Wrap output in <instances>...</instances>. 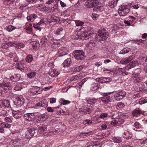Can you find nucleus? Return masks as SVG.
Returning a JSON list of instances; mask_svg holds the SVG:
<instances>
[{
  "label": "nucleus",
  "instance_id": "4d7b16f0",
  "mask_svg": "<svg viewBox=\"0 0 147 147\" xmlns=\"http://www.w3.org/2000/svg\"><path fill=\"white\" fill-rule=\"evenodd\" d=\"M124 103L121 102L118 103L117 105V107L120 108H122L123 107Z\"/></svg>",
  "mask_w": 147,
  "mask_h": 147
},
{
  "label": "nucleus",
  "instance_id": "f8f14e48",
  "mask_svg": "<svg viewBox=\"0 0 147 147\" xmlns=\"http://www.w3.org/2000/svg\"><path fill=\"white\" fill-rule=\"evenodd\" d=\"M123 137L126 139H129L132 138V133L129 131H125L123 134Z\"/></svg>",
  "mask_w": 147,
  "mask_h": 147
},
{
  "label": "nucleus",
  "instance_id": "7c9ffc66",
  "mask_svg": "<svg viewBox=\"0 0 147 147\" xmlns=\"http://www.w3.org/2000/svg\"><path fill=\"white\" fill-rule=\"evenodd\" d=\"M36 130L34 128L32 127L29 128L28 129V131H29L30 135H31L32 137L34 135L35 133V131Z\"/></svg>",
  "mask_w": 147,
  "mask_h": 147
},
{
  "label": "nucleus",
  "instance_id": "393cba45",
  "mask_svg": "<svg viewBox=\"0 0 147 147\" xmlns=\"http://www.w3.org/2000/svg\"><path fill=\"white\" fill-rule=\"evenodd\" d=\"M97 100V99L95 98H89L87 100V102L88 104L93 105L96 102Z\"/></svg>",
  "mask_w": 147,
  "mask_h": 147
},
{
  "label": "nucleus",
  "instance_id": "c85d7f7f",
  "mask_svg": "<svg viewBox=\"0 0 147 147\" xmlns=\"http://www.w3.org/2000/svg\"><path fill=\"white\" fill-rule=\"evenodd\" d=\"M33 59L32 56L31 55H28L26 58V61L28 63H30L32 61Z\"/></svg>",
  "mask_w": 147,
  "mask_h": 147
},
{
  "label": "nucleus",
  "instance_id": "6e6d98bb",
  "mask_svg": "<svg viewBox=\"0 0 147 147\" xmlns=\"http://www.w3.org/2000/svg\"><path fill=\"white\" fill-rule=\"evenodd\" d=\"M98 16V15L96 13H93L91 16V17L92 18L95 20H96Z\"/></svg>",
  "mask_w": 147,
  "mask_h": 147
},
{
  "label": "nucleus",
  "instance_id": "4be33fe9",
  "mask_svg": "<svg viewBox=\"0 0 147 147\" xmlns=\"http://www.w3.org/2000/svg\"><path fill=\"white\" fill-rule=\"evenodd\" d=\"M22 138H32V136L30 135L29 131H26L24 133H22Z\"/></svg>",
  "mask_w": 147,
  "mask_h": 147
},
{
  "label": "nucleus",
  "instance_id": "a211bd4d",
  "mask_svg": "<svg viewBox=\"0 0 147 147\" xmlns=\"http://www.w3.org/2000/svg\"><path fill=\"white\" fill-rule=\"evenodd\" d=\"M117 2L116 0H110L108 2V5L111 8H113L116 5Z\"/></svg>",
  "mask_w": 147,
  "mask_h": 147
},
{
  "label": "nucleus",
  "instance_id": "6e6552de",
  "mask_svg": "<svg viewBox=\"0 0 147 147\" xmlns=\"http://www.w3.org/2000/svg\"><path fill=\"white\" fill-rule=\"evenodd\" d=\"M143 112L139 108H136L132 111L133 115L136 118H139L141 115H143Z\"/></svg>",
  "mask_w": 147,
  "mask_h": 147
},
{
  "label": "nucleus",
  "instance_id": "7ed1b4c3",
  "mask_svg": "<svg viewBox=\"0 0 147 147\" xmlns=\"http://www.w3.org/2000/svg\"><path fill=\"white\" fill-rule=\"evenodd\" d=\"M99 4L98 1L94 0H87L85 2L84 6L86 7L91 8L94 7Z\"/></svg>",
  "mask_w": 147,
  "mask_h": 147
},
{
  "label": "nucleus",
  "instance_id": "72a5a7b5",
  "mask_svg": "<svg viewBox=\"0 0 147 147\" xmlns=\"http://www.w3.org/2000/svg\"><path fill=\"white\" fill-rule=\"evenodd\" d=\"M129 49L125 48L120 51V54L124 55L129 52Z\"/></svg>",
  "mask_w": 147,
  "mask_h": 147
},
{
  "label": "nucleus",
  "instance_id": "4468645a",
  "mask_svg": "<svg viewBox=\"0 0 147 147\" xmlns=\"http://www.w3.org/2000/svg\"><path fill=\"white\" fill-rule=\"evenodd\" d=\"M37 18L38 16L36 14H32L27 16V19L29 22H32Z\"/></svg>",
  "mask_w": 147,
  "mask_h": 147
},
{
  "label": "nucleus",
  "instance_id": "b1692460",
  "mask_svg": "<svg viewBox=\"0 0 147 147\" xmlns=\"http://www.w3.org/2000/svg\"><path fill=\"white\" fill-rule=\"evenodd\" d=\"M2 104L4 107H9L10 106L9 101L6 100H2Z\"/></svg>",
  "mask_w": 147,
  "mask_h": 147
},
{
  "label": "nucleus",
  "instance_id": "a878e982",
  "mask_svg": "<svg viewBox=\"0 0 147 147\" xmlns=\"http://www.w3.org/2000/svg\"><path fill=\"white\" fill-rule=\"evenodd\" d=\"M100 79V80H102L103 81L102 82L103 83H107L112 80L111 78H101Z\"/></svg>",
  "mask_w": 147,
  "mask_h": 147
},
{
  "label": "nucleus",
  "instance_id": "774afa93",
  "mask_svg": "<svg viewBox=\"0 0 147 147\" xmlns=\"http://www.w3.org/2000/svg\"><path fill=\"white\" fill-rule=\"evenodd\" d=\"M56 99L55 98H51L50 99V102L51 103H55L56 102Z\"/></svg>",
  "mask_w": 147,
  "mask_h": 147
},
{
  "label": "nucleus",
  "instance_id": "a19ab883",
  "mask_svg": "<svg viewBox=\"0 0 147 147\" xmlns=\"http://www.w3.org/2000/svg\"><path fill=\"white\" fill-rule=\"evenodd\" d=\"M15 0H4V3L6 5H9L11 3H13Z\"/></svg>",
  "mask_w": 147,
  "mask_h": 147
},
{
  "label": "nucleus",
  "instance_id": "79ce46f5",
  "mask_svg": "<svg viewBox=\"0 0 147 147\" xmlns=\"http://www.w3.org/2000/svg\"><path fill=\"white\" fill-rule=\"evenodd\" d=\"M86 111H87L88 112L87 113V114H90L92 112L93 109V108L92 106H89V107L86 108Z\"/></svg>",
  "mask_w": 147,
  "mask_h": 147
},
{
  "label": "nucleus",
  "instance_id": "aec40b11",
  "mask_svg": "<svg viewBox=\"0 0 147 147\" xmlns=\"http://www.w3.org/2000/svg\"><path fill=\"white\" fill-rule=\"evenodd\" d=\"M31 44L34 50H37L40 46L39 43L37 41H32L31 42Z\"/></svg>",
  "mask_w": 147,
  "mask_h": 147
},
{
  "label": "nucleus",
  "instance_id": "39448f33",
  "mask_svg": "<svg viewBox=\"0 0 147 147\" xmlns=\"http://www.w3.org/2000/svg\"><path fill=\"white\" fill-rule=\"evenodd\" d=\"M126 95V92L123 91H118L114 94V98L116 100L119 101L122 99Z\"/></svg>",
  "mask_w": 147,
  "mask_h": 147
},
{
  "label": "nucleus",
  "instance_id": "680f3d73",
  "mask_svg": "<svg viewBox=\"0 0 147 147\" xmlns=\"http://www.w3.org/2000/svg\"><path fill=\"white\" fill-rule=\"evenodd\" d=\"M35 7L36 8H38V7H41V8H44L45 7V5L43 4H36L35 5Z\"/></svg>",
  "mask_w": 147,
  "mask_h": 147
},
{
  "label": "nucleus",
  "instance_id": "cd10ccee",
  "mask_svg": "<svg viewBox=\"0 0 147 147\" xmlns=\"http://www.w3.org/2000/svg\"><path fill=\"white\" fill-rule=\"evenodd\" d=\"M24 64V63L22 62L18 63L16 64V67L18 69L22 71V68Z\"/></svg>",
  "mask_w": 147,
  "mask_h": 147
},
{
  "label": "nucleus",
  "instance_id": "bf43d9fd",
  "mask_svg": "<svg viewBox=\"0 0 147 147\" xmlns=\"http://www.w3.org/2000/svg\"><path fill=\"white\" fill-rule=\"evenodd\" d=\"M62 102L61 104H62L63 105H66L69 104L70 102L68 100H62Z\"/></svg>",
  "mask_w": 147,
  "mask_h": 147
},
{
  "label": "nucleus",
  "instance_id": "e433bc0d",
  "mask_svg": "<svg viewBox=\"0 0 147 147\" xmlns=\"http://www.w3.org/2000/svg\"><path fill=\"white\" fill-rule=\"evenodd\" d=\"M1 126L2 127H6L10 128L11 127V125L9 124L6 123H3L1 124Z\"/></svg>",
  "mask_w": 147,
  "mask_h": 147
},
{
  "label": "nucleus",
  "instance_id": "412c9836",
  "mask_svg": "<svg viewBox=\"0 0 147 147\" xmlns=\"http://www.w3.org/2000/svg\"><path fill=\"white\" fill-rule=\"evenodd\" d=\"M47 103H45L42 101L36 104L35 105V107L36 108H37V107H43L45 108L47 107Z\"/></svg>",
  "mask_w": 147,
  "mask_h": 147
},
{
  "label": "nucleus",
  "instance_id": "5fc2aeb1",
  "mask_svg": "<svg viewBox=\"0 0 147 147\" xmlns=\"http://www.w3.org/2000/svg\"><path fill=\"white\" fill-rule=\"evenodd\" d=\"M119 116L118 115V114L117 113L113 114L112 116V119H117L118 118H119Z\"/></svg>",
  "mask_w": 147,
  "mask_h": 147
},
{
  "label": "nucleus",
  "instance_id": "58836bf2",
  "mask_svg": "<svg viewBox=\"0 0 147 147\" xmlns=\"http://www.w3.org/2000/svg\"><path fill=\"white\" fill-rule=\"evenodd\" d=\"M35 87L40 88L42 85V84L41 83V82L39 81H36V82L35 83Z\"/></svg>",
  "mask_w": 147,
  "mask_h": 147
},
{
  "label": "nucleus",
  "instance_id": "c9c22d12",
  "mask_svg": "<svg viewBox=\"0 0 147 147\" xmlns=\"http://www.w3.org/2000/svg\"><path fill=\"white\" fill-rule=\"evenodd\" d=\"M36 73L34 72H30L27 75L28 77L30 78H32L35 76Z\"/></svg>",
  "mask_w": 147,
  "mask_h": 147
},
{
  "label": "nucleus",
  "instance_id": "20e7f679",
  "mask_svg": "<svg viewBox=\"0 0 147 147\" xmlns=\"http://www.w3.org/2000/svg\"><path fill=\"white\" fill-rule=\"evenodd\" d=\"M23 117L26 121H32L35 119V116L33 113H27L24 114Z\"/></svg>",
  "mask_w": 147,
  "mask_h": 147
},
{
  "label": "nucleus",
  "instance_id": "a18cd8bd",
  "mask_svg": "<svg viewBox=\"0 0 147 147\" xmlns=\"http://www.w3.org/2000/svg\"><path fill=\"white\" fill-rule=\"evenodd\" d=\"M33 26L36 29V30H38L39 31H40L41 30V28H42L40 26L37 25L36 24H34Z\"/></svg>",
  "mask_w": 147,
  "mask_h": 147
},
{
  "label": "nucleus",
  "instance_id": "49530a36",
  "mask_svg": "<svg viewBox=\"0 0 147 147\" xmlns=\"http://www.w3.org/2000/svg\"><path fill=\"white\" fill-rule=\"evenodd\" d=\"M134 126L137 129H139L141 128V125L139 123L137 122L135 123L134 125Z\"/></svg>",
  "mask_w": 147,
  "mask_h": 147
},
{
  "label": "nucleus",
  "instance_id": "0e129e2a",
  "mask_svg": "<svg viewBox=\"0 0 147 147\" xmlns=\"http://www.w3.org/2000/svg\"><path fill=\"white\" fill-rule=\"evenodd\" d=\"M45 21L44 20V19H42L38 23L36 24L38 25H39V26H41L42 24H44V23Z\"/></svg>",
  "mask_w": 147,
  "mask_h": 147
},
{
  "label": "nucleus",
  "instance_id": "f704fd0d",
  "mask_svg": "<svg viewBox=\"0 0 147 147\" xmlns=\"http://www.w3.org/2000/svg\"><path fill=\"white\" fill-rule=\"evenodd\" d=\"M24 100L23 98H22V99H21L20 98H18L16 102V105H17L18 106L22 105L24 104Z\"/></svg>",
  "mask_w": 147,
  "mask_h": 147
},
{
  "label": "nucleus",
  "instance_id": "9b49d317",
  "mask_svg": "<svg viewBox=\"0 0 147 147\" xmlns=\"http://www.w3.org/2000/svg\"><path fill=\"white\" fill-rule=\"evenodd\" d=\"M9 44L10 46L15 47L18 49H20L21 48L23 47L24 46V45L23 43H19L16 42H15L14 43L9 42Z\"/></svg>",
  "mask_w": 147,
  "mask_h": 147
},
{
  "label": "nucleus",
  "instance_id": "9d476101",
  "mask_svg": "<svg viewBox=\"0 0 147 147\" xmlns=\"http://www.w3.org/2000/svg\"><path fill=\"white\" fill-rule=\"evenodd\" d=\"M134 57V55L132 53L129 56L125 58H123L121 61L123 64H126L129 62Z\"/></svg>",
  "mask_w": 147,
  "mask_h": 147
},
{
  "label": "nucleus",
  "instance_id": "c756f323",
  "mask_svg": "<svg viewBox=\"0 0 147 147\" xmlns=\"http://www.w3.org/2000/svg\"><path fill=\"white\" fill-rule=\"evenodd\" d=\"M61 105H60L57 106V107H53V108L51 107H48L47 108V110L49 112H53L54 111L53 109H57V108H59Z\"/></svg>",
  "mask_w": 147,
  "mask_h": 147
},
{
  "label": "nucleus",
  "instance_id": "dca6fc26",
  "mask_svg": "<svg viewBox=\"0 0 147 147\" xmlns=\"http://www.w3.org/2000/svg\"><path fill=\"white\" fill-rule=\"evenodd\" d=\"M40 88L34 86L31 90V92L35 94H40L42 92V90H40Z\"/></svg>",
  "mask_w": 147,
  "mask_h": 147
},
{
  "label": "nucleus",
  "instance_id": "e2e57ef3",
  "mask_svg": "<svg viewBox=\"0 0 147 147\" xmlns=\"http://www.w3.org/2000/svg\"><path fill=\"white\" fill-rule=\"evenodd\" d=\"M117 123V122L116 121V119L113 120L111 122V124L113 125H115Z\"/></svg>",
  "mask_w": 147,
  "mask_h": 147
},
{
  "label": "nucleus",
  "instance_id": "8fccbe9b",
  "mask_svg": "<svg viewBox=\"0 0 147 147\" xmlns=\"http://www.w3.org/2000/svg\"><path fill=\"white\" fill-rule=\"evenodd\" d=\"M116 120L117 122V123H118V125L121 124L124 122L123 119H122L120 118L119 117V118H118Z\"/></svg>",
  "mask_w": 147,
  "mask_h": 147
},
{
  "label": "nucleus",
  "instance_id": "423d86ee",
  "mask_svg": "<svg viewBox=\"0 0 147 147\" xmlns=\"http://www.w3.org/2000/svg\"><path fill=\"white\" fill-rule=\"evenodd\" d=\"M129 11L128 8L126 6H123L119 8L118 12L120 16H125L127 15Z\"/></svg>",
  "mask_w": 147,
  "mask_h": 147
},
{
  "label": "nucleus",
  "instance_id": "c03bdc74",
  "mask_svg": "<svg viewBox=\"0 0 147 147\" xmlns=\"http://www.w3.org/2000/svg\"><path fill=\"white\" fill-rule=\"evenodd\" d=\"M29 69V67L27 66L26 65L24 64L22 68V71L23 70L25 72H26L28 71Z\"/></svg>",
  "mask_w": 147,
  "mask_h": 147
},
{
  "label": "nucleus",
  "instance_id": "052dcab7",
  "mask_svg": "<svg viewBox=\"0 0 147 147\" xmlns=\"http://www.w3.org/2000/svg\"><path fill=\"white\" fill-rule=\"evenodd\" d=\"M60 3L62 7H66L67 6L66 3L62 1H60Z\"/></svg>",
  "mask_w": 147,
  "mask_h": 147
},
{
  "label": "nucleus",
  "instance_id": "f3484780",
  "mask_svg": "<svg viewBox=\"0 0 147 147\" xmlns=\"http://www.w3.org/2000/svg\"><path fill=\"white\" fill-rule=\"evenodd\" d=\"M104 11V7L102 6H96L93 9V11L94 12L96 11L98 12H102Z\"/></svg>",
  "mask_w": 147,
  "mask_h": 147
},
{
  "label": "nucleus",
  "instance_id": "864d4df0",
  "mask_svg": "<svg viewBox=\"0 0 147 147\" xmlns=\"http://www.w3.org/2000/svg\"><path fill=\"white\" fill-rule=\"evenodd\" d=\"M99 86L98 84L94 85L92 87V90L94 91L97 90L99 88Z\"/></svg>",
  "mask_w": 147,
  "mask_h": 147
},
{
  "label": "nucleus",
  "instance_id": "1a4fd4ad",
  "mask_svg": "<svg viewBox=\"0 0 147 147\" xmlns=\"http://www.w3.org/2000/svg\"><path fill=\"white\" fill-rule=\"evenodd\" d=\"M133 78L134 80V82L137 83L140 82L143 79V78L140 75L137 73H134L132 75Z\"/></svg>",
  "mask_w": 147,
  "mask_h": 147
},
{
  "label": "nucleus",
  "instance_id": "0eeeda50",
  "mask_svg": "<svg viewBox=\"0 0 147 147\" xmlns=\"http://www.w3.org/2000/svg\"><path fill=\"white\" fill-rule=\"evenodd\" d=\"M111 92H107L103 93L104 96L102 98L101 100L103 103L107 104L111 102V98L108 96V94H110Z\"/></svg>",
  "mask_w": 147,
  "mask_h": 147
},
{
  "label": "nucleus",
  "instance_id": "ddd939ff",
  "mask_svg": "<svg viewBox=\"0 0 147 147\" xmlns=\"http://www.w3.org/2000/svg\"><path fill=\"white\" fill-rule=\"evenodd\" d=\"M47 127L46 125H40L38 127V132L41 134L45 133L47 130Z\"/></svg>",
  "mask_w": 147,
  "mask_h": 147
},
{
  "label": "nucleus",
  "instance_id": "13d9d810",
  "mask_svg": "<svg viewBox=\"0 0 147 147\" xmlns=\"http://www.w3.org/2000/svg\"><path fill=\"white\" fill-rule=\"evenodd\" d=\"M107 113H103L101 114L100 116V118L101 119H104L107 117Z\"/></svg>",
  "mask_w": 147,
  "mask_h": 147
},
{
  "label": "nucleus",
  "instance_id": "f03ea898",
  "mask_svg": "<svg viewBox=\"0 0 147 147\" xmlns=\"http://www.w3.org/2000/svg\"><path fill=\"white\" fill-rule=\"evenodd\" d=\"M75 58L78 60H83L85 58V53L82 50H76L74 52Z\"/></svg>",
  "mask_w": 147,
  "mask_h": 147
},
{
  "label": "nucleus",
  "instance_id": "69168bd1",
  "mask_svg": "<svg viewBox=\"0 0 147 147\" xmlns=\"http://www.w3.org/2000/svg\"><path fill=\"white\" fill-rule=\"evenodd\" d=\"M9 56L10 57V58H12L16 56L17 55L15 53H9Z\"/></svg>",
  "mask_w": 147,
  "mask_h": 147
},
{
  "label": "nucleus",
  "instance_id": "473e14b6",
  "mask_svg": "<svg viewBox=\"0 0 147 147\" xmlns=\"http://www.w3.org/2000/svg\"><path fill=\"white\" fill-rule=\"evenodd\" d=\"M113 140L114 142L117 143H120L122 141L121 138L119 137H115L113 138Z\"/></svg>",
  "mask_w": 147,
  "mask_h": 147
},
{
  "label": "nucleus",
  "instance_id": "4c0bfd02",
  "mask_svg": "<svg viewBox=\"0 0 147 147\" xmlns=\"http://www.w3.org/2000/svg\"><path fill=\"white\" fill-rule=\"evenodd\" d=\"M16 28L15 27L12 26H9L6 28L7 30L9 32H11Z\"/></svg>",
  "mask_w": 147,
  "mask_h": 147
},
{
  "label": "nucleus",
  "instance_id": "2f4dec72",
  "mask_svg": "<svg viewBox=\"0 0 147 147\" xmlns=\"http://www.w3.org/2000/svg\"><path fill=\"white\" fill-rule=\"evenodd\" d=\"M12 134H14V136H15L16 137H17V138H16V139L13 140V142L15 143H16L17 142H19L21 140V139L19 138L18 137V134L13 133H12Z\"/></svg>",
  "mask_w": 147,
  "mask_h": 147
},
{
  "label": "nucleus",
  "instance_id": "6ab92c4d",
  "mask_svg": "<svg viewBox=\"0 0 147 147\" xmlns=\"http://www.w3.org/2000/svg\"><path fill=\"white\" fill-rule=\"evenodd\" d=\"M96 44L94 41L93 40H91L88 44L86 45V47L91 50H92L95 46Z\"/></svg>",
  "mask_w": 147,
  "mask_h": 147
},
{
  "label": "nucleus",
  "instance_id": "603ef678",
  "mask_svg": "<svg viewBox=\"0 0 147 147\" xmlns=\"http://www.w3.org/2000/svg\"><path fill=\"white\" fill-rule=\"evenodd\" d=\"M92 121L91 120L86 119L84 120L83 121V124L85 125L87 124L91 123Z\"/></svg>",
  "mask_w": 147,
  "mask_h": 147
},
{
  "label": "nucleus",
  "instance_id": "37998d69",
  "mask_svg": "<svg viewBox=\"0 0 147 147\" xmlns=\"http://www.w3.org/2000/svg\"><path fill=\"white\" fill-rule=\"evenodd\" d=\"M7 89V88H4L3 87H0V96H1L3 94L5 93L6 91V90Z\"/></svg>",
  "mask_w": 147,
  "mask_h": 147
},
{
  "label": "nucleus",
  "instance_id": "f257e3e1",
  "mask_svg": "<svg viewBox=\"0 0 147 147\" xmlns=\"http://www.w3.org/2000/svg\"><path fill=\"white\" fill-rule=\"evenodd\" d=\"M81 36L83 37L84 39L85 40H87L91 37L93 38V36H94L95 37V39L97 40L104 41L108 38L109 34L103 28L98 31V34H96L92 33L90 31H89L85 30L82 31Z\"/></svg>",
  "mask_w": 147,
  "mask_h": 147
},
{
  "label": "nucleus",
  "instance_id": "338daca9",
  "mask_svg": "<svg viewBox=\"0 0 147 147\" xmlns=\"http://www.w3.org/2000/svg\"><path fill=\"white\" fill-rule=\"evenodd\" d=\"M101 127H102V129L104 130L107 129V126L105 123H104L102 124L101 125Z\"/></svg>",
  "mask_w": 147,
  "mask_h": 147
},
{
  "label": "nucleus",
  "instance_id": "5701e85b",
  "mask_svg": "<svg viewBox=\"0 0 147 147\" xmlns=\"http://www.w3.org/2000/svg\"><path fill=\"white\" fill-rule=\"evenodd\" d=\"M50 75L53 77H57L59 74V72L56 70L52 69L49 72Z\"/></svg>",
  "mask_w": 147,
  "mask_h": 147
},
{
  "label": "nucleus",
  "instance_id": "09e8293b",
  "mask_svg": "<svg viewBox=\"0 0 147 147\" xmlns=\"http://www.w3.org/2000/svg\"><path fill=\"white\" fill-rule=\"evenodd\" d=\"M47 41V40L46 38H43L40 40V43L42 45L46 43Z\"/></svg>",
  "mask_w": 147,
  "mask_h": 147
},
{
  "label": "nucleus",
  "instance_id": "bb28decb",
  "mask_svg": "<svg viewBox=\"0 0 147 147\" xmlns=\"http://www.w3.org/2000/svg\"><path fill=\"white\" fill-rule=\"evenodd\" d=\"M2 86L4 87L9 88L8 89L10 90L11 88V85L9 82H3L1 84Z\"/></svg>",
  "mask_w": 147,
  "mask_h": 147
},
{
  "label": "nucleus",
  "instance_id": "2eb2a0df",
  "mask_svg": "<svg viewBox=\"0 0 147 147\" xmlns=\"http://www.w3.org/2000/svg\"><path fill=\"white\" fill-rule=\"evenodd\" d=\"M71 63V59L70 58H69L64 61L62 65L64 67H68L70 66Z\"/></svg>",
  "mask_w": 147,
  "mask_h": 147
},
{
  "label": "nucleus",
  "instance_id": "3c124183",
  "mask_svg": "<svg viewBox=\"0 0 147 147\" xmlns=\"http://www.w3.org/2000/svg\"><path fill=\"white\" fill-rule=\"evenodd\" d=\"M5 121L6 122H8V123H11L12 122V121L11 119L9 117H6L5 118Z\"/></svg>",
  "mask_w": 147,
  "mask_h": 147
},
{
  "label": "nucleus",
  "instance_id": "de8ad7c7",
  "mask_svg": "<svg viewBox=\"0 0 147 147\" xmlns=\"http://www.w3.org/2000/svg\"><path fill=\"white\" fill-rule=\"evenodd\" d=\"M138 63V62L137 61H133L129 64V65L131 67H135L137 65Z\"/></svg>",
  "mask_w": 147,
  "mask_h": 147
},
{
  "label": "nucleus",
  "instance_id": "ea45409f",
  "mask_svg": "<svg viewBox=\"0 0 147 147\" xmlns=\"http://www.w3.org/2000/svg\"><path fill=\"white\" fill-rule=\"evenodd\" d=\"M75 23L76 26H81L84 23V22L80 20H76Z\"/></svg>",
  "mask_w": 147,
  "mask_h": 147
}]
</instances>
